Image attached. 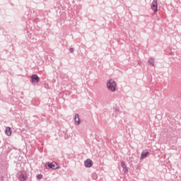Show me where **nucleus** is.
I'll return each instance as SVG.
<instances>
[{
    "mask_svg": "<svg viewBox=\"0 0 181 181\" xmlns=\"http://www.w3.org/2000/svg\"><path fill=\"white\" fill-rule=\"evenodd\" d=\"M107 87L110 91H115L117 90V83L112 79L107 81Z\"/></svg>",
    "mask_w": 181,
    "mask_h": 181,
    "instance_id": "1",
    "label": "nucleus"
},
{
    "mask_svg": "<svg viewBox=\"0 0 181 181\" xmlns=\"http://www.w3.org/2000/svg\"><path fill=\"white\" fill-rule=\"evenodd\" d=\"M47 169H59V165L56 162L53 161L51 163H47L46 165Z\"/></svg>",
    "mask_w": 181,
    "mask_h": 181,
    "instance_id": "2",
    "label": "nucleus"
},
{
    "mask_svg": "<svg viewBox=\"0 0 181 181\" xmlns=\"http://www.w3.org/2000/svg\"><path fill=\"white\" fill-rule=\"evenodd\" d=\"M151 9L153 12H158V1L154 0L151 4Z\"/></svg>",
    "mask_w": 181,
    "mask_h": 181,
    "instance_id": "3",
    "label": "nucleus"
},
{
    "mask_svg": "<svg viewBox=\"0 0 181 181\" xmlns=\"http://www.w3.org/2000/svg\"><path fill=\"white\" fill-rule=\"evenodd\" d=\"M85 166L86 168H91L93 166V160L90 159L86 160L85 162Z\"/></svg>",
    "mask_w": 181,
    "mask_h": 181,
    "instance_id": "4",
    "label": "nucleus"
},
{
    "mask_svg": "<svg viewBox=\"0 0 181 181\" xmlns=\"http://www.w3.org/2000/svg\"><path fill=\"white\" fill-rule=\"evenodd\" d=\"M26 179H28V175H26V174L24 173H21V175H19V180L21 181H25L26 180Z\"/></svg>",
    "mask_w": 181,
    "mask_h": 181,
    "instance_id": "5",
    "label": "nucleus"
},
{
    "mask_svg": "<svg viewBox=\"0 0 181 181\" xmlns=\"http://www.w3.org/2000/svg\"><path fill=\"white\" fill-rule=\"evenodd\" d=\"M32 83H39V76L37 75L34 74L31 77Z\"/></svg>",
    "mask_w": 181,
    "mask_h": 181,
    "instance_id": "6",
    "label": "nucleus"
},
{
    "mask_svg": "<svg viewBox=\"0 0 181 181\" xmlns=\"http://www.w3.org/2000/svg\"><path fill=\"white\" fill-rule=\"evenodd\" d=\"M74 120L76 125H80V116H78V114L75 115Z\"/></svg>",
    "mask_w": 181,
    "mask_h": 181,
    "instance_id": "7",
    "label": "nucleus"
},
{
    "mask_svg": "<svg viewBox=\"0 0 181 181\" xmlns=\"http://www.w3.org/2000/svg\"><path fill=\"white\" fill-rule=\"evenodd\" d=\"M5 132L8 136H11V135H12V129H11V127H6Z\"/></svg>",
    "mask_w": 181,
    "mask_h": 181,
    "instance_id": "8",
    "label": "nucleus"
},
{
    "mask_svg": "<svg viewBox=\"0 0 181 181\" xmlns=\"http://www.w3.org/2000/svg\"><path fill=\"white\" fill-rule=\"evenodd\" d=\"M149 155V152L146 151V152H142L141 153V159H145V158H146V156H148Z\"/></svg>",
    "mask_w": 181,
    "mask_h": 181,
    "instance_id": "9",
    "label": "nucleus"
},
{
    "mask_svg": "<svg viewBox=\"0 0 181 181\" xmlns=\"http://www.w3.org/2000/svg\"><path fill=\"white\" fill-rule=\"evenodd\" d=\"M122 167L123 168V169H124V173H127V172H128V168H127V165H125V162L122 161L121 163Z\"/></svg>",
    "mask_w": 181,
    "mask_h": 181,
    "instance_id": "10",
    "label": "nucleus"
},
{
    "mask_svg": "<svg viewBox=\"0 0 181 181\" xmlns=\"http://www.w3.org/2000/svg\"><path fill=\"white\" fill-rule=\"evenodd\" d=\"M148 63H149V64H152V66H153V64L155 63V60L153 58H150Z\"/></svg>",
    "mask_w": 181,
    "mask_h": 181,
    "instance_id": "11",
    "label": "nucleus"
},
{
    "mask_svg": "<svg viewBox=\"0 0 181 181\" xmlns=\"http://www.w3.org/2000/svg\"><path fill=\"white\" fill-rule=\"evenodd\" d=\"M43 177V175H37V179H39V180H40V179H42Z\"/></svg>",
    "mask_w": 181,
    "mask_h": 181,
    "instance_id": "12",
    "label": "nucleus"
},
{
    "mask_svg": "<svg viewBox=\"0 0 181 181\" xmlns=\"http://www.w3.org/2000/svg\"><path fill=\"white\" fill-rule=\"evenodd\" d=\"M74 50V49L73 48H70V49H69V52H73Z\"/></svg>",
    "mask_w": 181,
    "mask_h": 181,
    "instance_id": "13",
    "label": "nucleus"
}]
</instances>
